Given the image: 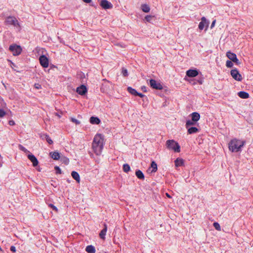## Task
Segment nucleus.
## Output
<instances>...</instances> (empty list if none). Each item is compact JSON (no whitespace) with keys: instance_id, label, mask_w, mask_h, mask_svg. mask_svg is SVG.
<instances>
[{"instance_id":"nucleus-1","label":"nucleus","mask_w":253,"mask_h":253,"mask_svg":"<svg viewBox=\"0 0 253 253\" xmlns=\"http://www.w3.org/2000/svg\"><path fill=\"white\" fill-rule=\"evenodd\" d=\"M104 137L101 134H96L93 138L92 143V149L96 155H100L102 151L104 146Z\"/></svg>"},{"instance_id":"nucleus-2","label":"nucleus","mask_w":253,"mask_h":253,"mask_svg":"<svg viewBox=\"0 0 253 253\" xmlns=\"http://www.w3.org/2000/svg\"><path fill=\"white\" fill-rule=\"evenodd\" d=\"M245 144V141L234 138L229 142L228 148L232 152H237L241 151Z\"/></svg>"},{"instance_id":"nucleus-3","label":"nucleus","mask_w":253,"mask_h":253,"mask_svg":"<svg viewBox=\"0 0 253 253\" xmlns=\"http://www.w3.org/2000/svg\"><path fill=\"white\" fill-rule=\"evenodd\" d=\"M166 146L168 149L173 150L176 152H179L180 147L177 142L174 140H168L166 142Z\"/></svg>"},{"instance_id":"nucleus-4","label":"nucleus","mask_w":253,"mask_h":253,"mask_svg":"<svg viewBox=\"0 0 253 253\" xmlns=\"http://www.w3.org/2000/svg\"><path fill=\"white\" fill-rule=\"evenodd\" d=\"M9 50L12 53L14 56L19 55L22 52V49L20 45L15 44L10 45Z\"/></svg>"},{"instance_id":"nucleus-5","label":"nucleus","mask_w":253,"mask_h":253,"mask_svg":"<svg viewBox=\"0 0 253 253\" xmlns=\"http://www.w3.org/2000/svg\"><path fill=\"white\" fill-rule=\"evenodd\" d=\"M5 23L6 25H13L15 27H20L17 19L14 16H8L6 18Z\"/></svg>"},{"instance_id":"nucleus-6","label":"nucleus","mask_w":253,"mask_h":253,"mask_svg":"<svg viewBox=\"0 0 253 253\" xmlns=\"http://www.w3.org/2000/svg\"><path fill=\"white\" fill-rule=\"evenodd\" d=\"M39 62L43 68H46L49 66V59L45 55H41L40 56Z\"/></svg>"},{"instance_id":"nucleus-7","label":"nucleus","mask_w":253,"mask_h":253,"mask_svg":"<svg viewBox=\"0 0 253 253\" xmlns=\"http://www.w3.org/2000/svg\"><path fill=\"white\" fill-rule=\"evenodd\" d=\"M150 85L154 89L161 90L163 89V86L160 82H157L155 80L151 79L150 80Z\"/></svg>"},{"instance_id":"nucleus-8","label":"nucleus","mask_w":253,"mask_h":253,"mask_svg":"<svg viewBox=\"0 0 253 253\" xmlns=\"http://www.w3.org/2000/svg\"><path fill=\"white\" fill-rule=\"evenodd\" d=\"M227 57L232 62L235 63L237 64H239L240 62L239 60L237 59L236 55L230 51H228L226 53Z\"/></svg>"},{"instance_id":"nucleus-9","label":"nucleus","mask_w":253,"mask_h":253,"mask_svg":"<svg viewBox=\"0 0 253 253\" xmlns=\"http://www.w3.org/2000/svg\"><path fill=\"white\" fill-rule=\"evenodd\" d=\"M209 26V21L205 17H203L201 18V21L200 22L198 27L200 30H202L204 28L206 29L208 28Z\"/></svg>"},{"instance_id":"nucleus-10","label":"nucleus","mask_w":253,"mask_h":253,"mask_svg":"<svg viewBox=\"0 0 253 253\" xmlns=\"http://www.w3.org/2000/svg\"><path fill=\"white\" fill-rule=\"evenodd\" d=\"M231 75L235 80L241 81L242 77L237 69H233L231 71Z\"/></svg>"},{"instance_id":"nucleus-11","label":"nucleus","mask_w":253,"mask_h":253,"mask_svg":"<svg viewBox=\"0 0 253 253\" xmlns=\"http://www.w3.org/2000/svg\"><path fill=\"white\" fill-rule=\"evenodd\" d=\"M100 5L103 8L105 9H110L113 7L111 3L107 0H101L100 2Z\"/></svg>"},{"instance_id":"nucleus-12","label":"nucleus","mask_w":253,"mask_h":253,"mask_svg":"<svg viewBox=\"0 0 253 253\" xmlns=\"http://www.w3.org/2000/svg\"><path fill=\"white\" fill-rule=\"evenodd\" d=\"M186 76L189 77L194 78L199 74V72L198 70L196 69H190L186 71Z\"/></svg>"},{"instance_id":"nucleus-13","label":"nucleus","mask_w":253,"mask_h":253,"mask_svg":"<svg viewBox=\"0 0 253 253\" xmlns=\"http://www.w3.org/2000/svg\"><path fill=\"white\" fill-rule=\"evenodd\" d=\"M28 159L31 161L34 167H36L39 164V162L36 157L32 154H29L27 156Z\"/></svg>"},{"instance_id":"nucleus-14","label":"nucleus","mask_w":253,"mask_h":253,"mask_svg":"<svg viewBox=\"0 0 253 253\" xmlns=\"http://www.w3.org/2000/svg\"><path fill=\"white\" fill-rule=\"evenodd\" d=\"M76 91L80 95H83L86 93L87 88L85 85H82L80 86L77 88Z\"/></svg>"},{"instance_id":"nucleus-15","label":"nucleus","mask_w":253,"mask_h":253,"mask_svg":"<svg viewBox=\"0 0 253 253\" xmlns=\"http://www.w3.org/2000/svg\"><path fill=\"white\" fill-rule=\"evenodd\" d=\"M157 165L154 162H152L151 167L148 169V172L149 173L155 172L157 170Z\"/></svg>"},{"instance_id":"nucleus-16","label":"nucleus","mask_w":253,"mask_h":253,"mask_svg":"<svg viewBox=\"0 0 253 253\" xmlns=\"http://www.w3.org/2000/svg\"><path fill=\"white\" fill-rule=\"evenodd\" d=\"M104 229H102L99 233L100 237L103 240L105 238V235L107 230V226L106 224H104Z\"/></svg>"},{"instance_id":"nucleus-17","label":"nucleus","mask_w":253,"mask_h":253,"mask_svg":"<svg viewBox=\"0 0 253 253\" xmlns=\"http://www.w3.org/2000/svg\"><path fill=\"white\" fill-rule=\"evenodd\" d=\"M191 119L193 121H195L196 123L198 122L200 118V115L197 112H193L191 115Z\"/></svg>"},{"instance_id":"nucleus-18","label":"nucleus","mask_w":253,"mask_h":253,"mask_svg":"<svg viewBox=\"0 0 253 253\" xmlns=\"http://www.w3.org/2000/svg\"><path fill=\"white\" fill-rule=\"evenodd\" d=\"M71 175L72 177L78 183H79L80 182V176L79 174V173L75 171H73L71 172Z\"/></svg>"},{"instance_id":"nucleus-19","label":"nucleus","mask_w":253,"mask_h":253,"mask_svg":"<svg viewBox=\"0 0 253 253\" xmlns=\"http://www.w3.org/2000/svg\"><path fill=\"white\" fill-rule=\"evenodd\" d=\"M89 122L92 124L98 125L100 123V120L97 117H91L90 118Z\"/></svg>"},{"instance_id":"nucleus-20","label":"nucleus","mask_w":253,"mask_h":253,"mask_svg":"<svg viewBox=\"0 0 253 253\" xmlns=\"http://www.w3.org/2000/svg\"><path fill=\"white\" fill-rule=\"evenodd\" d=\"M49 154L51 157L55 160H57L60 158V154L57 152H50Z\"/></svg>"},{"instance_id":"nucleus-21","label":"nucleus","mask_w":253,"mask_h":253,"mask_svg":"<svg viewBox=\"0 0 253 253\" xmlns=\"http://www.w3.org/2000/svg\"><path fill=\"white\" fill-rule=\"evenodd\" d=\"M174 163L176 167H180L183 165L184 160L181 158H177L175 160Z\"/></svg>"},{"instance_id":"nucleus-22","label":"nucleus","mask_w":253,"mask_h":253,"mask_svg":"<svg viewBox=\"0 0 253 253\" xmlns=\"http://www.w3.org/2000/svg\"><path fill=\"white\" fill-rule=\"evenodd\" d=\"M238 96L243 99H247L249 97V94L245 91H240L238 92Z\"/></svg>"},{"instance_id":"nucleus-23","label":"nucleus","mask_w":253,"mask_h":253,"mask_svg":"<svg viewBox=\"0 0 253 253\" xmlns=\"http://www.w3.org/2000/svg\"><path fill=\"white\" fill-rule=\"evenodd\" d=\"M37 52L40 55H46L47 54V51L45 48H37L36 49Z\"/></svg>"},{"instance_id":"nucleus-24","label":"nucleus","mask_w":253,"mask_h":253,"mask_svg":"<svg viewBox=\"0 0 253 253\" xmlns=\"http://www.w3.org/2000/svg\"><path fill=\"white\" fill-rule=\"evenodd\" d=\"M85 251H86V252H87L88 253H95V248L91 245L87 246L86 247Z\"/></svg>"},{"instance_id":"nucleus-25","label":"nucleus","mask_w":253,"mask_h":253,"mask_svg":"<svg viewBox=\"0 0 253 253\" xmlns=\"http://www.w3.org/2000/svg\"><path fill=\"white\" fill-rule=\"evenodd\" d=\"M135 174L138 178L140 179H144V175L142 172L140 170H137L135 172Z\"/></svg>"},{"instance_id":"nucleus-26","label":"nucleus","mask_w":253,"mask_h":253,"mask_svg":"<svg viewBox=\"0 0 253 253\" xmlns=\"http://www.w3.org/2000/svg\"><path fill=\"white\" fill-rule=\"evenodd\" d=\"M198 132V129L196 127H191L188 129L189 134L195 133Z\"/></svg>"},{"instance_id":"nucleus-27","label":"nucleus","mask_w":253,"mask_h":253,"mask_svg":"<svg viewBox=\"0 0 253 253\" xmlns=\"http://www.w3.org/2000/svg\"><path fill=\"white\" fill-rule=\"evenodd\" d=\"M127 91L130 94H132L133 95L137 96V94H138V92H137V91L135 89L132 88L131 87H127Z\"/></svg>"},{"instance_id":"nucleus-28","label":"nucleus","mask_w":253,"mask_h":253,"mask_svg":"<svg viewBox=\"0 0 253 253\" xmlns=\"http://www.w3.org/2000/svg\"><path fill=\"white\" fill-rule=\"evenodd\" d=\"M141 9L144 12H149L150 8L149 6L147 4H142L141 5Z\"/></svg>"},{"instance_id":"nucleus-29","label":"nucleus","mask_w":253,"mask_h":253,"mask_svg":"<svg viewBox=\"0 0 253 253\" xmlns=\"http://www.w3.org/2000/svg\"><path fill=\"white\" fill-rule=\"evenodd\" d=\"M195 124H196V122L195 121H193L192 120H188L186 122L185 126H186V128H188L190 126H193Z\"/></svg>"},{"instance_id":"nucleus-30","label":"nucleus","mask_w":253,"mask_h":253,"mask_svg":"<svg viewBox=\"0 0 253 253\" xmlns=\"http://www.w3.org/2000/svg\"><path fill=\"white\" fill-rule=\"evenodd\" d=\"M130 169V167L128 164H124L123 165V170L125 172H128Z\"/></svg>"},{"instance_id":"nucleus-31","label":"nucleus","mask_w":253,"mask_h":253,"mask_svg":"<svg viewBox=\"0 0 253 253\" xmlns=\"http://www.w3.org/2000/svg\"><path fill=\"white\" fill-rule=\"evenodd\" d=\"M19 148L20 149V150H21V151H22L23 152H24V153H28L29 154H31L29 152V150H28L26 148H25L24 147H23L22 145H19Z\"/></svg>"},{"instance_id":"nucleus-32","label":"nucleus","mask_w":253,"mask_h":253,"mask_svg":"<svg viewBox=\"0 0 253 253\" xmlns=\"http://www.w3.org/2000/svg\"><path fill=\"white\" fill-rule=\"evenodd\" d=\"M213 225L214 227L217 230V231H221V227L219 225V224L218 222H214L213 224Z\"/></svg>"},{"instance_id":"nucleus-33","label":"nucleus","mask_w":253,"mask_h":253,"mask_svg":"<svg viewBox=\"0 0 253 253\" xmlns=\"http://www.w3.org/2000/svg\"><path fill=\"white\" fill-rule=\"evenodd\" d=\"M233 64L232 61L227 60L226 63V66L227 67L231 68L233 66Z\"/></svg>"},{"instance_id":"nucleus-34","label":"nucleus","mask_w":253,"mask_h":253,"mask_svg":"<svg viewBox=\"0 0 253 253\" xmlns=\"http://www.w3.org/2000/svg\"><path fill=\"white\" fill-rule=\"evenodd\" d=\"M71 121L76 125H79L81 123L80 121L73 118H71Z\"/></svg>"},{"instance_id":"nucleus-35","label":"nucleus","mask_w":253,"mask_h":253,"mask_svg":"<svg viewBox=\"0 0 253 253\" xmlns=\"http://www.w3.org/2000/svg\"><path fill=\"white\" fill-rule=\"evenodd\" d=\"M61 161L63 163H64L65 164H67V165L68 164V163L69 162V159L65 157L62 158H61Z\"/></svg>"},{"instance_id":"nucleus-36","label":"nucleus","mask_w":253,"mask_h":253,"mask_svg":"<svg viewBox=\"0 0 253 253\" xmlns=\"http://www.w3.org/2000/svg\"><path fill=\"white\" fill-rule=\"evenodd\" d=\"M6 113L3 110L0 109V118H2L5 115Z\"/></svg>"},{"instance_id":"nucleus-37","label":"nucleus","mask_w":253,"mask_h":253,"mask_svg":"<svg viewBox=\"0 0 253 253\" xmlns=\"http://www.w3.org/2000/svg\"><path fill=\"white\" fill-rule=\"evenodd\" d=\"M122 73L125 77L127 76L128 75L127 70L126 69H123Z\"/></svg>"},{"instance_id":"nucleus-38","label":"nucleus","mask_w":253,"mask_h":253,"mask_svg":"<svg viewBox=\"0 0 253 253\" xmlns=\"http://www.w3.org/2000/svg\"><path fill=\"white\" fill-rule=\"evenodd\" d=\"M46 140L47 142L49 144H52V143H53L52 140H51V139L50 138H49V136H47V135H46Z\"/></svg>"},{"instance_id":"nucleus-39","label":"nucleus","mask_w":253,"mask_h":253,"mask_svg":"<svg viewBox=\"0 0 253 253\" xmlns=\"http://www.w3.org/2000/svg\"><path fill=\"white\" fill-rule=\"evenodd\" d=\"M49 206L50 208H51L53 210H54L55 211H56V212L58 211L57 208L55 206H54L53 205L50 204L49 205Z\"/></svg>"},{"instance_id":"nucleus-40","label":"nucleus","mask_w":253,"mask_h":253,"mask_svg":"<svg viewBox=\"0 0 253 253\" xmlns=\"http://www.w3.org/2000/svg\"><path fill=\"white\" fill-rule=\"evenodd\" d=\"M152 17L150 15H147L145 17V20L148 21L150 22L152 19Z\"/></svg>"},{"instance_id":"nucleus-41","label":"nucleus","mask_w":253,"mask_h":253,"mask_svg":"<svg viewBox=\"0 0 253 253\" xmlns=\"http://www.w3.org/2000/svg\"><path fill=\"white\" fill-rule=\"evenodd\" d=\"M55 169L56 170L57 173H59V174L61 173V170L58 167L56 166L55 167Z\"/></svg>"},{"instance_id":"nucleus-42","label":"nucleus","mask_w":253,"mask_h":253,"mask_svg":"<svg viewBox=\"0 0 253 253\" xmlns=\"http://www.w3.org/2000/svg\"><path fill=\"white\" fill-rule=\"evenodd\" d=\"M10 250L13 252H16V248L14 246H11L10 247Z\"/></svg>"},{"instance_id":"nucleus-43","label":"nucleus","mask_w":253,"mask_h":253,"mask_svg":"<svg viewBox=\"0 0 253 253\" xmlns=\"http://www.w3.org/2000/svg\"><path fill=\"white\" fill-rule=\"evenodd\" d=\"M9 124L10 126H13L15 125V123L13 121H9Z\"/></svg>"},{"instance_id":"nucleus-44","label":"nucleus","mask_w":253,"mask_h":253,"mask_svg":"<svg viewBox=\"0 0 253 253\" xmlns=\"http://www.w3.org/2000/svg\"><path fill=\"white\" fill-rule=\"evenodd\" d=\"M215 20H214V21H212L211 24V28H212L214 25H215Z\"/></svg>"},{"instance_id":"nucleus-45","label":"nucleus","mask_w":253,"mask_h":253,"mask_svg":"<svg viewBox=\"0 0 253 253\" xmlns=\"http://www.w3.org/2000/svg\"><path fill=\"white\" fill-rule=\"evenodd\" d=\"M35 86L36 88L37 89H39V88H41V85L39 84H35Z\"/></svg>"},{"instance_id":"nucleus-46","label":"nucleus","mask_w":253,"mask_h":253,"mask_svg":"<svg viewBox=\"0 0 253 253\" xmlns=\"http://www.w3.org/2000/svg\"><path fill=\"white\" fill-rule=\"evenodd\" d=\"M137 96H139L140 97H143L144 96V95L142 93L138 92V94H137Z\"/></svg>"},{"instance_id":"nucleus-47","label":"nucleus","mask_w":253,"mask_h":253,"mask_svg":"<svg viewBox=\"0 0 253 253\" xmlns=\"http://www.w3.org/2000/svg\"><path fill=\"white\" fill-rule=\"evenodd\" d=\"M85 3H90L91 1V0H82Z\"/></svg>"},{"instance_id":"nucleus-48","label":"nucleus","mask_w":253,"mask_h":253,"mask_svg":"<svg viewBox=\"0 0 253 253\" xmlns=\"http://www.w3.org/2000/svg\"><path fill=\"white\" fill-rule=\"evenodd\" d=\"M141 88L144 92L146 91V87L145 86H142Z\"/></svg>"},{"instance_id":"nucleus-49","label":"nucleus","mask_w":253,"mask_h":253,"mask_svg":"<svg viewBox=\"0 0 253 253\" xmlns=\"http://www.w3.org/2000/svg\"><path fill=\"white\" fill-rule=\"evenodd\" d=\"M55 115H56V116H57L59 118H60L61 117V115H59V114L57 113H55Z\"/></svg>"},{"instance_id":"nucleus-50","label":"nucleus","mask_w":253,"mask_h":253,"mask_svg":"<svg viewBox=\"0 0 253 253\" xmlns=\"http://www.w3.org/2000/svg\"><path fill=\"white\" fill-rule=\"evenodd\" d=\"M166 196L167 197H168L169 198H171V196L168 193H166Z\"/></svg>"},{"instance_id":"nucleus-51","label":"nucleus","mask_w":253,"mask_h":253,"mask_svg":"<svg viewBox=\"0 0 253 253\" xmlns=\"http://www.w3.org/2000/svg\"><path fill=\"white\" fill-rule=\"evenodd\" d=\"M198 83H199L200 84H202V83H203V82H202V81H198Z\"/></svg>"}]
</instances>
